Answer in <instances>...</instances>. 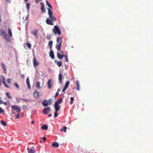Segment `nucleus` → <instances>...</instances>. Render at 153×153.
<instances>
[{
	"label": "nucleus",
	"mask_w": 153,
	"mask_h": 153,
	"mask_svg": "<svg viewBox=\"0 0 153 153\" xmlns=\"http://www.w3.org/2000/svg\"><path fill=\"white\" fill-rule=\"evenodd\" d=\"M62 101V98H60L59 100H57L55 102L54 107L55 109V111L56 112L60 110V107L59 106V105L60 104Z\"/></svg>",
	"instance_id": "f257e3e1"
},
{
	"label": "nucleus",
	"mask_w": 153,
	"mask_h": 153,
	"mask_svg": "<svg viewBox=\"0 0 153 153\" xmlns=\"http://www.w3.org/2000/svg\"><path fill=\"white\" fill-rule=\"evenodd\" d=\"M56 42L57 43L56 45V47L57 50L61 51V45L62 42V37H58L56 39Z\"/></svg>",
	"instance_id": "f03ea898"
},
{
	"label": "nucleus",
	"mask_w": 153,
	"mask_h": 153,
	"mask_svg": "<svg viewBox=\"0 0 153 153\" xmlns=\"http://www.w3.org/2000/svg\"><path fill=\"white\" fill-rule=\"evenodd\" d=\"M53 31L55 34H58L60 35L61 34V32L59 30L58 27L56 25L54 26V28L53 29Z\"/></svg>",
	"instance_id": "7ed1b4c3"
},
{
	"label": "nucleus",
	"mask_w": 153,
	"mask_h": 153,
	"mask_svg": "<svg viewBox=\"0 0 153 153\" xmlns=\"http://www.w3.org/2000/svg\"><path fill=\"white\" fill-rule=\"evenodd\" d=\"M48 15L50 18L52 20L55 21L56 19L54 16H53V13L51 10H50L49 9H48Z\"/></svg>",
	"instance_id": "20e7f679"
},
{
	"label": "nucleus",
	"mask_w": 153,
	"mask_h": 153,
	"mask_svg": "<svg viewBox=\"0 0 153 153\" xmlns=\"http://www.w3.org/2000/svg\"><path fill=\"white\" fill-rule=\"evenodd\" d=\"M11 107L12 111H16L18 113L21 111V108L17 105H12Z\"/></svg>",
	"instance_id": "39448f33"
},
{
	"label": "nucleus",
	"mask_w": 153,
	"mask_h": 153,
	"mask_svg": "<svg viewBox=\"0 0 153 153\" xmlns=\"http://www.w3.org/2000/svg\"><path fill=\"white\" fill-rule=\"evenodd\" d=\"M51 108L50 107L44 108L43 111V112L45 114H48L50 111Z\"/></svg>",
	"instance_id": "423d86ee"
},
{
	"label": "nucleus",
	"mask_w": 153,
	"mask_h": 153,
	"mask_svg": "<svg viewBox=\"0 0 153 153\" xmlns=\"http://www.w3.org/2000/svg\"><path fill=\"white\" fill-rule=\"evenodd\" d=\"M32 33L37 38L38 36V30L37 29H35L33 30L32 31Z\"/></svg>",
	"instance_id": "0eeeda50"
},
{
	"label": "nucleus",
	"mask_w": 153,
	"mask_h": 153,
	"mask_svg": "<svg viewBox=\"0 0 153 153\" xmlns=\"http://www.w3.org/2000/svg\"><path fill=\"white\" fill-rule=\"evenodd\" d=\"M46 22L47 24L51 25H53V20H51L48 18H47L46 20Z\"/></svg>",
	"instance_id": "6e6552de"
},
{
	"label": "nucleus",
	"mask_w": 153,
	"mask_h": 153,
	"mask_svg": "<svg viewBox=\"0 0 153 153\" xmlns=\"http://www.w3.org/2000/svg\"><path fill=\"white\" fill-rule=\"evenodd\" d=\"M40 4L41 5V10H42V13H45L46 12V10L45 8L44 4L42 3H41Z\"/></svg>",
	"instance_id": "1a4fd4ad"
},
{
	"label": "nucleus",
	"mask_w": 153,
	"mask_h": 153,
	"mask_svg": "<svg viewBox=\"0 0 153 153\" xmlns=\"http://www.w3.org/2000/svg\"><path fill=\"white\" fill-rule=\"evenodd\" d=\"M52 80L51 79H49L48 82V88L50 89L52 87Z\"/></svg>",
	"instance_id": "9d476101"
},
{
	"label": "nucleus",
	"mask_w": 153,
	"mask_h": 153,
	"mask_svg": "<svg viewBox=\"0 0 153 153\" xmlns=\"http://www.w3.org/2000/svg\"><path fill=\"white\" fill-rule=\"evenodd\" d=\"M33 66L35 68L38 65V63L37 61L36 57H34L33 59Z\"/></svg>",
	"instance_id": "9b49d317"
},
{
	"label": "nucleus",
	"mask_w": 153,
	"mask_h": 153,
	"mask_svg": "<svg viewBox=\"0 0 153 153\" xmlns=\"http://www.w3.org/2000/svg\"><path fill=\"white\" fill-rule=\"evenodd\" d=\"M27 150L28 153H35L34 149L33 147L30 148H28Z\"/></svg>",
	"instance_id": "f8f14e48"
},
{
	"label": "nucleus",
	"mask_w": 153,
	"mask_h": 153,
	"mask_svg": "<svg viewBox=\"0 0 153 153\" xmlns=\"http://www.w3.org/2000/svg\"><path fill=\"white\" fill-rule=\"evenodd\" d=\"M42 104L43 106L46 107L49 104L48 101L46 100H45L42 102Z\"/></svg>",
	"instance_id": "ddd939ff"
},
{
	"label": "nucleus",
	"mask_w": 153,
	"mask_h": 153,
	"mask_svg": "<svg viewBox=\"0 0 153 153\" xmlns=\"http://www.w3.org/2000/svg\"><path fill=\"white\" fill-rule=\"evenodd\" d=\"M62 74L60 73L59 75V80L60 84L62 83Z\"/></svg>",
	"instance_id": "4468645a"
},
{
	"label": "nucleus",
	"mask_w": 153,
	"mask_h": 153,
	"mask_svg": "<svg viewBox=\"0 0 153 153\" xmlns=\"http://www.w3.org/2000/svg\"><path fill=\"white\" fill-rule=\"evenodd\" d=\"M50 56L53 59H54V52L53 50H51L50 51L49 53Z\"/></svg>",
	"instance_id": "2eb2a0df"
},
{
	"label": "nucleus",
	"mask_w": 153,
	"mask_h": 153,
	"mask_svg": "<svg viewBox=\"0 0 153 153\" xmlns=\"http://www.w3.org/2000/svg\"><path fill=\"white\" fill-rule=\"evenodd\" d=\"M26 83L27 85L28 88V89H30V83L29 79L28 77H27L26 79Z\"/></svg>",
	"instance_id": "dca6fc26"
},
{
	"label": "nucleus",
	"mask_w": 153,
	"mask_h": 153,
	"mask_svg": "<svg viewBox=\"0 0 153 153\" xmlns=\"http://www.w3.org/2000/svg\"><path fill=\"white\" fill-rule=\"evenodd\" d=\"M39 93L37 91H35L33 93V95L35 99H38L39 97Z\"/></svg>",
	"instance_id": "f3484780"
},
{
	"label": "nucleus",
	"mask_w": 153,
	"mask_h": 153,
	"mask_svg": "<svg viewBox=\"0 0 153 153\" xmlns=\"http://www.w3.org/2000/svg\"><path fill=\"white\" fill-rule=\"evenodd\" d=\"M65 56L64 54H60L59 53H57V56L58 58L60 59H62Z\"/></svg>",
	"instance_id": "a211bd4d"
},
{
	"label": "nucleus",
	"mask_w": 153,
	"mask_h": 153,
	"mask_svg": "<svg viewBox=\"0 0 153 153\" xmlns=\"http://www.w3.org/2000/svg\"><path fill=\"white\" fill-rule=\"evenodd\" d=\"M76 90L77 91H79L80 88H79V81L77 80L76 81Z\"/></svg>",
	"instance_id": "6ab92c4d"
},
{
	"label": "nucleus",
	"mask_w": 153,
	"mask_h": 153,
	"mask_svg": "<svg viewBox=\"0 0 153 153\" xmlns=\"http://www.w3.org/2000/svg\"><path fill=\"white\" fill-rule=\"evenodd\" d=\"M0 34L4 36H7L6 31L3 30H0Z\"/></svg>",
	"instance_id": "aec40b11"
},
{
	"label": "nucleus",
	"mask_w": 153,
	"mask_h": 153,
	"mask_svg": "<svg viewBox=\"0 0 153 153\" xmlns=\"http://www.w3.org/2000/svg\"><path fill=\"white\" fill-rule=\"evenodd\" d=\"M1 67L3 68V70L5 71H6L7 68L6 67L5 65L3 63H2L1 64Z\"/></svg>",
	"instance_id": "412c9836"
},
{
	"label": "nucleus",
	"mask_w": 153,
	"mask_h": 153,
	"mask_svg": "<svg viewBox=\"0 0 153 153\" xmlns=\"http://www.w3.org/2000/svg\"><path fill=\"white\" fill-rule=\"evenodd\" d=\"M52 146L53 147H58L59 146V144L57 142H53L52 145Z\"/></svg>",
	"instance_id": "4be33fe9"
},
{
	"label": "nucleus",
	"mask_w": 153,
	"mask_h": 153,
	"mask_svg": "<svg viewBox=\"0 0 153 153\" xmlns=\"http://www.w3.org/2000/svg\"><path fill=\"white\" fill-rule=\"evenodd\" d=\"M40 82L39 81H37L36 83V87L38 89L40 88Z\"/></svg>",
	"instance_id": "5701e85b"
},
{
	"label": "nucleus",
	"mask_w": 153,
	"mask_h": 153,
	"mask_svg": "<svg viewBox=\"0 0 153 153\" xmlns=\"http://www.w3.org/2000/svg\"><path fill=\"white\" fill-rule=\"evenodd\" d=\"M41 128L42 129L44 130H47L48 129V126L47 125H43Z\"/></svg>",
	"instance_id": "b1692460"
},
{
	"label": "nucleus",
	"mask_w": 153,
	"mask_h": 153,
	"mask_svg": "<svg viewBox=\"0 0 153 153\" xmlns=\"http://www.w3.org/2000/svg\"><path fill=\"white\" fill-rule=\"evenodd\" d=\"M67 129V127L66 126H64L62 128L60 129V130L61 131H64L65 132H66Z\"/></svg>",
	"instance_id": "393cba45"
},
{
	"label": "nucleus",
	"mask_w": 153,
	"mask_h": 153,
	"mask_svg": "<svg viewBox=\"0 0 153 153\" xmlns=\"http://www.w3.org/2000/svg\"><path fill=\"white\" fill-rule=\"evenodd\" d=\"M70 84V82L69 81H67L65 84L64 88L67 89L68 88V86Z\"/></svg>",
	"instance_id": "a878e982"
},
{
	"label": "nucleus",
	"mask_w": 153,
	"mask_h": 153,
	"mask_svg": "<svg viewBox=\"0 0 153 153\" xmlns=\"http://www.w3.org/2000/svg\"><path fill=\"white\" fill-rule=\"evenodd\" d=\"M8 34L11 37H12V33L10 29V28H8Z\"/></svg>",
	"instance_id": "bb28decb"
},
{
	"label": "nucleus",
	"mask_w": 153,
	"mask_h": 153,
	"mask_svg": "<svg viewBox=\"0 0 153 153\" xmlns=\"http://www.w3.org/2000/svg\"><path fill=\"white\" fill-rule=\"evenodd\" d=\"M49 7L48 8H47V9L48 10V9H49L50 10H52V6L50 4H48L47 5Z\"/></svg>",
	"instance_id": "cd10ccee"
},
{
	"label": "nucleus",
	"mask_w": 153,
	"mask_h": 153,
	"mask_svg": "<svg viewBox=\"0 0 153 153\" xmlns=\"http://www.w3.org/2000/svg\"><path fill=\"white\" fill-rule=\"evenodd\" d=\"M53 42L52 41H49L48 43V45H50V49L52 47V45H53Z\"/></svg>",
	"instance_id": "c85d7f7f"
},
{
	"label": "nucleus",
	"mask_w": 153,
	"mask_h": 153,
	"mask_svg": "<svg viewBox=\"0 0 153 153\" xmlns=\"http://www.w3.org/2000/svg\"><path fill=\"white\" fill-rule=\"evenodd\" d=\"M71 101L69 103L70 105H71L73 103V101L74 100V98L73 97H71L70 98Z\"/></svg>",
	"instance_id": "c756f323"
},
{
	"label": "nucleus",
	"mask_w": 153,
	"mask_h": 153,
	"mask_svg": "<svg viewBox=\"0 0 153 153\" xmlns=\"http://www.w3.org/2000/svg\"><path fill=\"white\" fill-rule=\"evenodd\" d=\"M56 64H57L58 66L59 67H60L62 65V61H61L60 62L57 61V63H56Z\"/></svg>",
	"instance_id": "7c9ffc66"
},
{
	"label": "nucleus",
	"mask_w": 153,
	"mask_h": 153,
	"mask_svg": "<svg viewBox=\"0 0 153 153\" xmlns=\"http://www.w3.org/2000/svg\"><path fill=\"white\" fill-rule=\"evenodd\" d=\"M26 46L29 49H30L31 48V45L30 44L28 43H26Z\"/></svg>",
	"instance_id": "2f4dec72"
},
{
	"label": "nucleus",
	"mask_w": 153,
	"mask_h": 153,
	"mask_svg": "<svg viewBox=\"0 0 153 153\" xmlns=\"http://www.w3.org/2000/svg\"><path fill=\"white\" fill-rule=\"evenodd\" d=\"M53 99H50L48 100V101L49 104V105L51 104L52 103V102L53 101Z\"/></svg>",
	"instance_id": "473e14b6"
},
{
	"label": "nucleus",
	"mask_w": 153,
	"mask_h": 153,
	"mask_svg": "<svg viewBox=\"0 0 153 153\" xmlns=\"http://www.w3.org/2000/svg\"><path fill=\"white\" fill-rule=\"evenodd\" d=\"M2 82L4 84H5V78H4V77L3 76H2Z\"/></svg>",
	"instance_id": "72a5a7b5"
},
{
	"label": "nucleus",
	"mask_w": 153,
	"mask_h": 153,
	"mask_svg": "<svg viewBox=\"0 0 153 153\" xmlns=\"http://www.w3.org/2000/svg\"><path fill=\"white\" fill-rule=\"evenodd\" d=\"M6 94L8 98L11 99L12 98V97L11 96L9 93L7 92L6 93Z\"/></svg>",
	"instance_id": "f704fd0d"
},
{
	"label": "nucleus",
	"mask_w": 153,
	"mask_h": 153,
	"mask_svg": "<svg viewBox=\"0 0 153 153\" xmlns=\"http://www.w3.org/2000/svg\"><path fill=\"white\" fill-rule=\"evenodd\" d=\"M21 100L22 101H23L25 102H27L29 101V100L27 99H26L25 98H21Z\"/></svg>",
	"instance_id": "c9c22d12"
},
{
	"label": "nucleus",
	"mask_w": 153,
	"mask_h": 153,
	"mask_svg": "<svg viewBox=\"0 0 153 153\" xmlns=\"http://www.w3.org/2000/svg\"><path fill=\"white\" fill-rule=\"evenodd\" d=\"M0 113L4 114V110L1 108L0 107Z\"/></svg>",
	"instance_id": "e433bc0d"
},
{
	"label": "nucleus",
	"mask_w": 153,
	"mask_h": 153,
	"mask_svg": "<svg viewBox=\"0 0 153 153\" xmlns=\"http://www.w3.org/2000/svg\"><path fill=\"white\" fill-rule=\"evenodd\" d=\"M1 124L3 125V124H6V122L3 120H1Z\"/></svg>",
	"instance_id": "4c0bfd02"
},
{
	"label": "nucleus",
	"mask_w": 153,
	"mask_h": 153,
	"mask_svg": "<svg viewBox=\"0 0 153 153\" xmlns=\"http://www.w3.org/2000/svg\"><path fill=\"white\" fill-rule=\"evenodd\" d=\"M12 79L11 78H9L8 79H7V82L8 83L10 84V82H11Z\"/></svg>",
	"instance_id": "58836bf2"
},
{
	"label": "nucleus",
	"mask_w": 153,
	"mask_h": 153,
	"mask_svg": "<svg viewBox=\"0 0 153 153\" xmlns=\"http://www.w3.org/2000/svg\"><path fill=\"white\" fill-rule=\"evenodd\" d=\"M30 4L29 3H28L26 4V7L27 8V9L29 10L30 7Z\"/></svg>",
	"instance_id": "ea45409f"
},
{
	"label": "nucleus",
	"mask_w": 153,
	"mask_h": 153,
	"mask_svg": "<svg viewBox=\"0 0 153 153\" xmlns=\"http://www.w3.org/2000/svg\"><path fill=\"white\" fill-rule=\"evenodd\" d=\"M51 36H50V35H48L47 36L46 39H47L49 40L51 39Z\"/></svg>",
	"instance_id": "a19ab883"
},
{
	"label": "nucleus",
	"mask_w": 153,
	"mask_h": 153,
	"mask_svg": "<svg viewBox=\"0 0 153 153\" xmlns=\"http://www.w3.org/2000/svg\"><path fill=\"white\" fill-rule=\"evenodd\" d=\"M65 57V61L67 62H68V59L67 56L66 55H65V56H64Z\"/></svg>",
	"instance_id": "79ce46f5"
},
{
	"label": "nucleus",
	"mask_w": 153,
	"mask_h": 153,
	"mask_svg": "<svg viewBox=\"0 0 153 153\" xmlns=\"http://www.w3.org/2000/svg\"><path fill=\"white\" fill-rule=\"evenodd\" d=\"M14 86H16L17 88L19 89V85L16 83H15L14 84Z\"/></svg>",
	"instance_id": "37998d69"
},
{
	"label": "nucleus",
	"mask_w": 153,
	"mask_h": 153,
	"mask_svg": "<svg viewBox=\"0 0 153 153\" xmlns=\"http://www.w3.org/2000/svg\"><path fill=\"white\" fill-rule=\"evenodd\" d=\"M1 104H3L6 106L7 105V103L6 102H4L2 101V102L1 103Z\"/></svg>",
	"instance_id": "c03bdc74"
},
{
	"label": "nucleus",
	"mask_w": 153,
	"mask_h": 153,
	"mask_svg": "<svg viewBox=\"0 0 153 153\" xmlns=\"http://www.w3.org/2000/svg\"><path fill=\"white\" fill-rule=\"evenodd\" d=\"M59 92H56V94H55V95L54 96V97H55V98H56V97H57L58 96V95H59Z\"/></svg>",
	"instance_id": "a18cd8bd"
},
{
	"label": "nucleus",
	"mask_w": 153,
	"mask_h": 153,
	"mask_svg": "<svg viewBox=\"0 0 153 153\" xmlns=\"http://www.w3.org/2000/svg\"><path fill=\"white\" fill-rule=\"evenodd\" d=\"M57 113L55 111V112L54 113V117H56L57 116Z\"/></svg>",
	"instance_id": "49530a36"
},
{
	"label": "nucleus",
	"mask_w": 153,
	"mask_h": 153,
	"mask_svg": "<svg viewBox=\"0 0 153 153\" xmlns=\"http://www.w3.org/2000/svg\"><path fill=\"white\" fill-rule=\"evenodd\" d=\"M22 108L23 109H27V108L26 106L25 105H23V106Z\"/></svg>",
	"instance_id": "de8ad7c7"
},
{
	"label": "nucleus",
	"mask_w": 153,
	"mask_h": 153,
	"mask_svg": "<svg viewBox=\"0 0 153 153\" xmlns=\"http://www.w3.org/2000/svg\"><path fill=\"white\" fill-rule=\"evenodd\" d=\"M19 115L18 114H17L15 115V118H16L18 119L19 118Z\"/></svg>",
	"instance_id": "09e8293b"
},
{
	"label": "nucleus",
	"mask_w": 153,
	"mask_h": 153,
	"mask_svg": "<svg viewBox=\"0 0 153 153\" xmlns=\"http://www.w3.org/2000/svg\"><path fill=\"white\" fill-rule=\"evenodd\" d=\"M4 85L5 86V87L7 88H10V87L9 86L7 85H6V83H5V84H4Z\"/></svg>",
	"instance_id": "8fccbe9b"
},
{
	"label": "nucleus",
	"mask_w": 153,
	"mask_h": 153,
	"mask_svg": "<svg viewBox=\"0 0 153 153\" xmlns=\"http://www.w3.org/2000/svg\"><path fill=\"white\" fill-rule=\"evenodd\" d=\"M41 1L42 0H36V3H38Z\"/></svg>",
	"instance_id": "3c124183"
},
{
	"label": "nucleus",
	"mask_w": 153,
	"mask_h": 153,
	"mask_svg": "<svg viewBox=\"0 0 153 153\" xmlns=\"http://www.w3.org/2000/svg\"><path fill=\"white\" fill-rule=\"evenodd\" d=\"M42 139L45 141H46V139L45 137H44L42 138Z\"/></svg>",
	"instance_id": "603ef678"
},
{
	"label": "nucleus",
	"mask_w": 153,
	"mask_h": 153,
	"mask_svg": "<svg viewBox=\"0 0 153 153\" xmlns=\"http://www.w3.org/2000/svg\"><path fill=\"white\" fill-rule=\"evenodd\" d=\"M66 89L64 87V88L63 89H62V92H64L66 90Z\"/></svg>",
	"instance_id": "864d4df0"
},
{
	"label": "nucleus",
	"mask_w": 153,
	"mask_h": 153,
	"mask_svg": "<svg viewBox=\"0 0 153 153\" xmlns=\"http://www.w3.org/2000/svg\"><path fill=\"white\" fill-rule=\"evenodd\" d=\"M46 5H47L48 4H49V3L48 2V1L47 0H46Z\"/></svg>",
	"instance_id": "5fc2aeb1"
},
{
	"label": "nucleus",
	"mask_w": 153,
	"mask_h": 153,
	"mask_svg": "<svg viewBox=\"0 0 153 153\" xmlns=\"http://www.w3.org/2000/svg\"><path fill=\"white\" fill-rule=\"evenodd\" d=\"M34 121L32 120L31 121V123L33 124L34 123Z\"/></svg>",
	"instance_id": "6e6d98bb"
},
{
	"label": "nucleus",
	"mask_w": 153,
	"mask_h": 153,
	"mask_svg": "<svg viewBox=\"0 0 153 153\" xmlns=\"http://www.w3.org/2000/svg\"><path fill=\"white\" fill-rule=\"evenodd\" d=\"M48 116L49 117H51V116H52V115L51 114H49V115H48Z\"/></svg>",
	"instance_id": "4d7b16f0"
},
{
	"label": "nucleus",
	"mask_w": 153,
	"mask_h": 153,
	"mask_svg": "<svg viewBox=\"0 0 153 153\" xmlns=\"http://www.w3.org/2000/svg\"><path fill=\"white\" fill-rule=\"evenodd\" d=\"M60 91V89H58L57 90V92H59V91Z\"/></svg>",
	"instance_id": "13d9d810"
},
{
	"label": "nucleus",
	"mask_w": 153,
	"mask_h": 153,
	"mask_svg": "<svg viewBox=\"0 0 153 153\" xmlns=\"http://www.w3.org/2000/svg\"><path fill=\"white\" fill-rule=\"evenodd\" d=\"M60 53H64V52L63 51H61Z\"/></svg>",
	"instance_id": "bf43d9fd"
},
{
	"label": "nucleus",
	"mask_w": 153,
	"mask_h": 153,
	"mask_svg": "<svg viewBox=\"0 0 153 153\" xmlns=\"http://www.w3.org/2000/svg\"><path fill=\"white\" fill-rule=\"evenodd\" d=\"M25 0V2H27V1H28V0Z\"/></svg>",
	"instance_id": "052dcab7"
},
{
	"label": "nucleus",
	"mask_w": 153,
	"mask_h": 153,
	"mask_svg": "<svg viewBox=\"0 0 153 153\" xmlns=\"http://www.w3.org/2000/svg\"><path fill=\"white\" fill-rule=\"evenodd\" d=\"M12 113H13V114H15V112H13V111H12Z\"/></svg>",
	"instance_id": "680f3d73"
},
{
	"label": "nucleus",
	"mask_w": 153,
	"mask_h": 153,
	"mask_svg": "<svg viewBox=\"0 0 153 153\" xmlns=\"http://www.w3.org/2000/svg\"><path fill=\"white\" fill-rule=\"evenodd\" d=\"M40 143H42V141H40Z\"/></svg>",
	"instance_id": "e2e57ef3"
},
{
	"label": "nucleus",
	"mask_w": 153,
	"mask_h": 153,
	"mask_svg": "<svg viewBox=\"0 0 153 153\" xmlns=\"http://www.w3.org/2000/svg\"><path fill=\"white\" fill-rule=\"evenodd\" d=\"M3 126H6V125H3Z\"/></svg>",
	"instance_id": "0e129e2a"
}]
</instances>
